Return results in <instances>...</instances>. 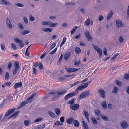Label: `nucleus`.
Returning a JSON list of instances; mask_svg holds the SVG:
<instances>
[{
	"instance_id": "obj_4",
	"label": "nucleus",
	"mask_w": 129,
	"mask_h": 129,
	"mask_svg": "<svg viewBox=\"0 0 129 129\" xmlns=\"http://www.w3.org/2000/svg\"><path fill=\"white\" fill-rule=\"evenodd\" d=\"M15 110V108H13L9 109V110L7 111L5 114V117L1 120V121L2 122L3 120L5 118V117L7 116L10 114H11L14 112Z\"/></svg>"
},
{
	"instance_id": "obj_18",
	"label": "nucleus",
	"mask_w": 129,
	"mask_h": 129,
	"mask_svg": "<svg viewBox=\"0 0 129 129\" xmlns=\"http://www.w3.org/2000/svg\"><path fill=\"white\" fill-rule=\"evenodd\" d=\"M42 30L46 32H51L52 29L51 28H43L42 29Z\"/></svg>"
},
{
	"instance_id": "obj_21",
	"label": "nucleus",
	"mask_w": 129,
	"mask_h": 129,
	"mask_svg": "<svg viewBox=\"0 0 129 129\" xmlns=\"http://www.w3.org/2000/svg\"><path fill=\"white\" fill-rule=\"evenodd\" d=\"M90 23V19L89 18H88L86 20L85 22V25L87 26H89V24Z\"/></svg>"
},
{
	"instance_id": "obj_56",
	"label": "nucleus",
	"mask_w": 129,
	"mask_h": 129,
	"mask_svg": "<svg viewBox=\"0 0 129 129\" xmlns=\"http://www.w3.org/2000/svg\"><path fill=\"white\" fill-rule=\"evenodd\" d=\"M19 69L14 68L13 71V74L14 75L15 74L17 73V70Z\"/></svg>"
},
{
	"instance_id": "obj_34",
	"label": "nucleus",
	"mask_w": 129,
	"mask_h": 129,
	"mask_svg": "<svg viewBox=\"0 0 129 129\" xmlns=\"http://www.w3.org/2000/svg\"><path fill=\"white\" fill-rule=\"evenodd\" d=\"M55 111L56 115L58 116L60 114V111L59 109L56 108L55 109Z\"/></svg>"
},
{
	"instance_id": "obj_62",
	"label": "nucleus",
	"mask_w": 129,
	"mask_h": 129,
	"mask_svg": "<svg viewBox=\"0 0 129 129\" xmlns=\"http://www.w3.org/2000/svg\"><path fill=\"white\" fill-rule=\"evenodd\" d=\"M75 4L74 3H73L72 2H70L66 3V5L69 6L73 5Z\"/></svg>"
},
{
	"instance_id": "obj_37",
	"label": "nucleus",
	"mask_w": 129,
	"mask_h": 129,
	"mask_svg": "<svg viewBox=\"0 0 129 129\" xmlns=\"http://www.w3.org/2000/svg\"><path fill=\"white\" fill-rule=\"evenodd\" d=\"M101 117L105 121L108 120V118L106 116L102 115H101Z\"/></svg>"
},
{
	"instance_id": "obj_14",
	"label": "nucleus",
	"mask_w": 129,
	"mask_h": 129,
	"mask_svg": "<svg viewBox=\"0 0 129 129\" xmlns=\"http://www.w3.org/2000/svg\"><path fill=\"white\" fill-rule=\"evenodd\" d=\"M74 120V119L73 118L70 117L69 119H67L66 121L67 123L69 124H71L72 123Z\"/></svg>"
},
{
	"instance_id": "obj_5",
	"label": "nucleus",
	"mask_w": 129,
	"mask_h": 129,
	"mask_svg": "<svg viewBox=\"0 0 129 129\" xmlns=\"http://www.w3.org/2000/svg\"><path fill=\"white\" fill-rule=\"evenodd\" d=\"M76 95H77V93L76 92H72L69 93L65 96V100Z\"/></svg>"
},
{
	"instance_id": "obj_61",
	"label": "nucleus",
	"mask_w": 129,
	"mask_h": 129,
	"mask_svg": "<svg viewBox=\"0 0 129 129\" xmlns=\"http://www.w3.org/2000/svg\"><path fill=\"white\" fill-rule=\"evenodd\" d=\"M1 50L3 51L4 50L5 48V45L3 44H1Z\"/></svg>"
},
{
	"instance_id": "obj_39",
	"label": "nucleus",
	"mask_w": 129,
	"mask_h": 129,
	"mask_svg": "<svg viewBox=\"0 0 129 129\" xmlns=\"http://www.w3.org/2000/svg\"><path fill=\"white\" fill-rule=\"evenodd\" d=\"M58 25L57 23H52L50 21V24L49 27H54Z\"/></svg>"
},
{
	"instance_id": "obj_10",
	"label": "nucleus",
	"mask_w": 129,
	"mask_h": 129,
	"mask_svg": "<svg viewBox=\"0 0 129 129\" xmlns=\"http://www.w3.org/2000/svg\"><path fill=\"white\" fill-rule=\"evenodd\" d=\"M0 3L8 6H10L11 5V3L9 1L6 0H0Z\"/></svg>"
},
{
	"instance_id": "obj_27",
	"label": "nucleus",
	"mask_w": 129,
	"mask_h": 129,
	"mask_svg": "<svg viewBox=\"0 0 129 129\" xmlns=\"http://www.w3.org/2000/svg\"><path fill=\"white\" fill-rule=\"evenodd\" d=\"M82 124L84 129H89L88 125L84 121H82Z\"/></svg>"
},
{
	"instance_id": "obj_29",
	"label": "nucleus",
	"mask_w": 129,
	"mask_h": 129,
	"mask_svg": "<svg viewBox=\"0 0 129 129\" xmlns=\"http://www.w3.org/2000/svg\"><path fill=\"white\" fill-rule=\"evenodd\" d=\"M83 89L82 87L81 84L77 88L76 91L77 92L78 91H81Z\"/></svg>"
},
{
	"instance_id": "obj_45",
	"label": "nucleus",
	"mask_w": 129,
	"mask_h": 129,
	"mask_svg": "<svg viewBox=\"0 0 129 129\" xmlns=\"http://www.w3.org/2000/svg\"><path fill=\"white\" fill-rule=\"evenodd\" d=\"M119 40L120 42L122 43L124 40L123 37L122 36H120L119 38Z\"/></svg>"
},
{
	"instance_id": "obj_33",
	"label": "nucleus",
	"mask_w": 129,
	"mask_h": 129,
	"mask_svg": "<svg viewBox=\"0 0 129 129\" xmlns=\"http://www.w3.org/2000/svg\"><path fill=\"white\" fill-rule=\"evenodd\" d=\"M94 112L96 115L98 116L100 115V112L98 110H95Z\"/></svg>"
},
{
	"instance_id": "obj_35",
	"label": "nucleus",
	"mask_w": 129,
	"mask_h": 129,
	"mask_svg": "<svg viewBox=\"0 0 129 129\" xmlns=\"http://www.w3.org/2000/svg\"><path fill=\"white\" fill-rule=\"evenodd\" d=\"M10 77L9 73L8 72H6V73L5 79L6 80H7Z\"/></svg>"
},
{
	"instance_id": "obj_1",
	"label": "nucleus",
	"mask_w": 129,
	"mask_h": 129,
	"mask_svg": "<svg viewBox=\"0 0 129 129\" xmlns=\"http://www.w3.org/2000/svg\"><path fill=\"white\" fill-rule=\"evenodd\" d=\"M64 93V91L62 90L57 92V93H55L54 91L50 92L49 93L52 95V100L53 101H55L60 96L62 95Z\"/></svg>"
},
{
	"instance_id": "obj_53",
	"label": "nucleus",
	"mask_w": 129,
	"mask_h": 129,
	"mask_svg": "<svg viewBox=\"0 0 129 129\" xmlns=\"http://www.w3.org/2000/svg\"><path fill=\"white\" fill-rule=\"evenodd\" d=\"M11 46L13 49L14 50H16L17 49V47L13 43L12 44Z\"/></svg>"
},
{
	"instance_id": "obj_60",
	"label": "nucleus",
	"mask_w": 129,
	"mask_h": 129,
	"mask_svg": "<svg viewBox=\"0 0 129 129\" xmlns=\"http://www.w3.org/2000/svg\"><path fill=\"white\" fill-rule=\"evenodd\" d=\"M33 100V99H31L30 97L28 98L27 100V103H29L31 102Z\"/></svg>"
},
{
	"instance_id": "obj_20",
	"label": "nucleus",
	"mask_w": 129,
	"mask_h": 129,
	"mask_svg": "<svg viewBox=\"0 0 129 129\" xmlns=\"http://www.w3.org/2000/svg\"><path fill=\"white\" fill-rule=\"evenodd\" d=\"M74 126L76 127H78L79 126V123L77 120H74L73 122Z\"/></svg>"
},
{
	"instance_id": "obj_9",
	"label": "nucleus",
	"mask_w": 129,
	"mask_h": 129,
	"mask_svg": "<svg viewBox=\"0 0 129 129\" xmlns=\"http://www.w3.org/2000/svg\"><path fill=\"white\" fill-rule=\"evenodd\" d=\"M79 105L78 104H75L70 106V108L73 110H76L78 109Z\"/></svg>"
},
{
	"instance_id": "obj_46",
	"label": "nucleus",
	"mask_w": 129,
	"mask_h": 129,
	"mask_svg": "<svg viewBox=\"0 0 129 129\" xmlns=\"http://www.w3.org/2000/svg\"><path fill=\"white\" fill-rule=\"evenodd\" d=\"M91 119L93 122L94 124H96L97 123V121L93 117H92Z\"/></svg>"
},
{
	"instance_id": "obj_58",
	"label": "nucleus",
	"mask_w": 129,
	"mask_h": 129,
	"mask_svg": "<svg viewBox=\"0 0 129 129\" xmlns=\"http://www.w3.org/2000/svg\"><path fill=\"white\" fill-rule=\"evenodd\" d=\"M12 63L11 62H10L8 65V67L9 70H10L11 69V68L12 67Z\"/></svg>"
},
{
	"instance_id": "obj_40",
	"label": "nucleus",
	"mask_w": 129,
	"mask_h": 129,
	"mask_svg": "<svg viewBox=\"0 0 129 129\" xmlns=\"http://www.w3.org/2000/svg\"><path fill=\"white\" fill-rule=\"evenodd\" d=\"M15 6H16L19 7H23L24 5L22 4H21L19 3H17L15 4Z\"/></svg>"
},
{
	"instance_id": "obj_26",
	"label": "nucleus",
	"mask_w": 129,
	"mask_h": 129,
	"mask_svg": "<svg viewBox=\"0 0 129 129\" xmlns=\"http://www.w3.org/2000/svg\"><path fill=\"white\" fill-rule=\"evenodd\" d=\"M81 52V49L77 47L75 48V52L77 54H78L80 53Z\"/></svg>"
},
{
	"instance_id": "obj_47",
	"label": "nucleus",
	"mask_w": 129,
	"mask_h": 129,
	"mask_svg": "<svg viewBox=\"0 0 129 129\" xmlns=\"http://www.w3.org/2000/svg\"><path fill=\"white\" fill-rule=\"evenodd\" d=\"M39 67L41 69H43V64L42 62H40L39 64Z\"/></svg>"
},
{
	"instance_id": "obj_17",
	"label": "nucleus",
	"mask_w": 129,
	"mask_h": 129,
	"mask_svg": "<svg viewBox=\"0 0 129 129\" xmlns=\"http://www.w3.org/2000/svg\"><path fill=\"white\" fill-rule=\"evenodd\" d=\"M19 63L18 61H15L14 63V68L19 69Z\"/></svg>"
},
{
	"instance_id": "obj_48",
	"label": "nucleus",
	"mask_w": 129,
	"mask_h": 129,
	"mask_svg": "<svg viewBox=\"0 0 129 129\" xmlns=\"http://www.w3.org/2000/svg\"><path fill=\"white\" fill-rule=\"evenodd\" d=\"M63 123H61L59 122V121H56L54 123V125H62Z\"/></svg>"
},
{
	"instance_id": "obj_28",
	"label": "nucleus",
	"mask_w": 129,
	"mask_h": 129,
	"mask_svg": "<svg viewBox=\"0 0 129 129\" xmlns=\"http://www.w3.org/2000/svg\"><path fill=\"white\" fill-rule=\"evenodd\" d=\"M27 102H22L20 105L18 107V108H20L24 106H25V104H27Z\"/></svg>"
},
{
	"instance_id": "obj_52",
	"label": "nucleus",
	"mask_w": 129,
	"mask_h": 129,
	"mask_svg": "<svg viewBox=\"0 0 129 129\" xmlns=\"http://www.w3.org/2000/svg\"><path fill=\"white\" fill-rule=\"evenodd\" d=\"M83 112L85 117L88 116L89 114L87 111L84 110Z\"/></svg>"
},
{
	"instance_id": "obj_2",
	"label": "nucleus",
	"mask_w": 129,
	"mask_h": 129,
	"mask_svg": "<svg viewBox=\"0 0 129 129\" xmlns=\"http://www.w3.org/2000/svg\"><path fill=\"white\" fill-rule=\"evenodd\" d=\"M90 93L88 91H84L80 94L78 99L80 100L81 99L85 98Z\"/></svg>"
},
{
	"instance_id": "obj_55",
	"label": "nucleus",
	"mask_w": 129,
	"mask_h": 129,
	"mask_svg": "<svg viewBox=\"0 0 129 129\" xmlns=\"http://www.w3.org/2000/svg\"><path fill=\"white\" fill-rule=\"evenodd\" d=\"M29 123V120H25L24 121V123L25 125H28Z\"/></svg>"
},
{
	"instance_id": "obj_43",
	"label": "nucleus",
	"mask_w": 129,
	"mask_h": 129,
	"mask_svg": "<svg viewBox=\"0 0 129 129\" xmlns=\"http://www.w3.org/2000/svg\"><path fill=\"white\" fill-rule=\"evenodd\" d=\"M115 82L118 86H121L122 85L121 83L119 81L116 80L115 81Z\"/></svg>"
},
{
	"instance_id": "obj_11",
	"label": "nucleus",
	"mask_w": 129,
	"mask_h": 129,
	"mask_svg": "<svg viewBox=\"0 0 129 129\" xmlns=\"http://www.w3.org/2000/svg\"><path fill=\"white\" fill-rule=\"evenodd\" d=\"M88 41H91L92 40L91 37L88 31L85 32L84 33Z\"/></svg>"
},
{
	"instance_id": "obj_13",
	"label": "nucleus",
	"mask_w": 129,
	"mask_h": 129,
	"mask_svg": "<svg viewBox=\"0 0 129 129\" xmlns=\"http://www.w3.org/2000/svg\"><path fill=\"white\" fill-rule=\"evenodd\" d=\"M22 85V83L21 82L15 83L14 85V87L15 89L21 87Z\"/></svg>"
},
{
	"instance_id": "obj_15",
	"label": "nucleus",
	"mask_w": 129,
	"mask_h": 129,
	"mask_svg": "<svg viewBox=\"0 0 129 129\" xmlns=\"http://www.w3.org/2000/svg\"><path fill=\"white\" fill-rule=\"evenodd\" d=\"M7 25L9 28L11 29L12 28V25L9 20L8 19L6 21Z\"/></svg>"
},
{
	"instance_id": "obj_50",
	"label": "nucleus",
	"mask_w": 129,
	"mask_h": 129,
	"mask_svg": "<svg viewBox=\"0 0 129 129\" xmlns=\"http://www.w3.org/2000/svg\"><path fill=\"white\" fill-rule=\"evenodd\" d=\"M104 19V17L103 16L101 15H99V16L98 18V19L100 21H102Z\"/></svg>"
},
{
	"instance_id": "obj_64",
	"label": "nucleus",
	"mask_w": 129,
	"mask_h": 129,
	"mask_svg": "<svg viewBox=\"0 0 129 129\" xmlns=\"http://www.w3.org/2000/svg\"><path fill=\"white\" fill-rule=\"evenodd\" d=\"M64 117H62L60 119V120L61 122V123H62L64 122Z\"/></svg>"
},
{
	"instance_id": "obj_23",
	"label": "nucleus",
	"mask_w": 129,
	"mask_h": 129,
	"mask_svg": "<svg viewBox=\"0 0 129 129\" xmlns=\"http://www.w3.org/2000/svg\"><path fill=\"white\" fill-rule=\"evenodd\" d=\"M101 105L102 107L104 109H106L107 108V105L106 104V101L103 102Z\"/></svg>"
},
{
	"instance_id": "obj_41",
	"label": "nucleus",
	"mask_w": 129,
	"mask_h": 129,
	"mask_svg": "<svg viewBox=\"0 0 129 129\" xmlns=\"http://www.w3.org/2000/svg\"><path fill=\"white\" fill-rule=\"evenodd\" d=\"M29 19L30 21H33L35 20V18L34 17H33L32 15H30L29 16Z\"/></svg>"
},
{
	"instance_id": "obj_8",
	"label": "nucleus",
	"mask_w": 129,
	"mask_h": 129,
	"mask_svg": "<svg viewBox=\"0 0 129 129\" xmlns=\"http://www.w3.org/2000/svg\"><path fill=\"white\" fill-rule=\"evenodd\" d=\"M98 91L101 94V96L103 98H104L105 97V92L103 89H100L98 90Z\"/></svg>"
},
{
	"instance_id": "obj_16",
	"label": "nucleus",
	"mask_w": 129,
	"mask_h": 129,
	"mask_svg": "<svg viewBox=\"0 0 129 129\" xmlns=\"http://www.w3.org/2000/svg\"><path fill=\"white\" fill-rule=\"evenodd\" d=\"M19 111H17L15 113H14L13 114L11 115L9 118V119H10L13 117H14V118H15L18 115V114L19 113Z\"/></svg>"
},
{
	"instance_id": "obj_12",
	"label": "nucleus",
	"mask_w": 129,
	"mask_h": 129,
	"mask_svg": "<svg viewBox=\"0 0 129 129\" xmlns=\"http://www.w3.org/2000/svg\"><path fill=\"white\" fill-rule=\"evenodd\" d=\"M116 23L117 26L119 27L121 26L123 27V24H122L121 21L120 20L118 19L116 21Z\"/></svg>"
},
{
	"instance_id": "obj_42",
	"label": "nucleus",
	"mask_w": 129,
	"mask_h": 129,
	"mask_svg": "<svg viewBox=\"0 0 129 129\" xmlns=\"http://www.w3.org/2000/svg\"><path fill=\"white\" fill-rule=\"evenodd\" d=\"M77 28V26H74L73 27L71 31V35H72L75 32L76 29Z\"/></svg>"
},
{
	"instance_id": "obj_31",
	"label": "nucleus",
	"mask_w": 129,
	"mask_h": 129,
	"mask_svg": "<svg viewBox=\"0 0 129 129\" xmlns=\"http://www.w3.org/2000/svg\"><path fill=\"white\" fill-rule=\"evenodd\" d=\"M14 40L15 42L18 43H20L21 42H22V40H20L17 38H15Z\"/></svg>"
},
{
	"instance_id": "obj_19",
	"label": "nucleus",
	"mask_w": 129,
	"mask_h": 129,
	"mask_svg": "<svg viewBox=\"0 0 129 129\" xmlns=\"http://www.w3.org/2000/svg\"><path fill=\"white\" fill-rule=\"evenodd\" d=\"M50 23V21H43L41 23V25H49Z\"/></svg>"
},
{
	"instance_id": "obj_44",
	"label": "nucleus",
	"mask_w": 129,
	"mask_h": 129,
	"mask_svg": "<svg viewBox=\"0 0 129 129\" xmlns=\"http://www.w3.org/2000/svg\"><path fill=\"white\" fill-rule=\"evenodd\" d=\"M68 103L70 104L73 105H72L74 103V101L73 99H72L68 102Z\"/></svg>"
},
{
	"instance_id": "obj_24",
	"label": "nucleus",
	"mask_w": 129,
	"mask_h": 129,
	"mask_svg": "<svg viewBox=\"0 0 129 129\" xmlns=\"http://www.w3.org/2000/svg\"><path fill=\"white\" fill-rule=\"evenodd\" d=\"M113 13V12L110 11V13L108 14L107 17V19L108 20L112 17Z\"/></svg>"
},
{
	"instance_id": "obj_51",
	"label": "nucleus",
	"mask_w": 129,
	"mask_h": 129,
	"mask_svg": "<svg viewBox=\"0 0 129 129\" xmlns=\"http://www.w3.org/2000/svg\"><path fill=\"white\" fill-rule=\"evenodd\" d=\"M23 20L26 24H27L28 23V21L26 17H24L23 18Z\"/></svg>"
},
{
	"instance_id": "obj_63",
	"label": "nucleus",
	"mask_w": 129,
	"mask_h": 129,
	"mask_svg": "<svg viewBox=\"0 0 129 129\" xmlns=\"http://www.w3.org/2000/svg\"><path fill=\"white\" fill-rule=\"evenodd\" d=\"M42 119V118H38L35 120V122H39Z\"/></svg>"
},
{
	"instance_id": "obj_38",
	"label": "nucleus",
	"mask_w": 129,
	"mask_h": 129,
	"mask_svg": "<svg viewBox=\"0 0 129 129\" xmlns=\"http://www.w3.org/2000/svg\"><path fill=\"white\" fill-rule=\"evenodd\" d=\"M48 113L52 117H54L55 116V115L51 111H48Z\"/></svg>"
},
{
	"instance_id": "obj_6",
	"label": "nucleus",
	"mask_w": 129,
	"mask_h": 129,
	"mask_svg": "<svg viewBox=\"0 0 129 129\" xmlns=\"http://www.w3.org/2000/svg\"><path fill=\"white\" fill-rule=\"evenodd\" d=\"M65 69L68 72L71 73L77 71L79 69L70 68H65Z\"/></svg>"
},
{
	"instance_id": "obj_36",
	"label": "nucleus",
	"mask_w": 129,
	"mask_h": 129,
	"mask_svg": "<svg viewBox=\"0 0 129 129\" xmlns=\"http://www.w3.org/2000/svg\"><path fill=\"white\" fill-rule=\"evenodd\" d=\"M80 83V81H78L75 82V83H73L72 84H71L70 85V86L71 87H72L77 84H78Z\"/></svg>"
},
{
	"instance_id": "obj_25",
	"label": "nucleus",
	"mask_w": 129,
	"mask_h": 129,
	"mask_svg": "<svg viewBox=\"0 0 129 129\" xmlns=\"http://www.w3.org/2000/svg\"><path fill=\"white\" fill-rule=\"evenodd\" d=\"M30 31L28 30H23L21 33V34L23 35H24L29 33Z\"/></svg>"
},
{
	"instance_id": "obj_22",
	"label": "nucleus",
	"mask_w": 129,
	"mask_h": 129,
	"mask_svg": "<svg viewBox=\"0 0 129 129\" xmlns=\"http://www.w3.org/2000/svg\"><path fill=\"white\" fill-rule=\"evenodd\" d=\"M71 54L70 52L66 53L65 54V60L67 59Z\"/></svg>"
},
{
	"instance_id": "obj_7",
	"label": "nucleus",
	"mask_w": 129,
	"mask_h": 129,
	"mask_svg": "<svg viewBox=\"0 0 129 129\" xmlns=\"http://www.w3.org/2000/svg\"><path fill=\"white\" fill-rule=\"evenodd\" d=\"M120 125L124 129L126 128L128 126L127 123L124 121H122Z\"/></svg>"
},
{
	"instance_id": "obj_54",
	"label": "nucleus",
	"mask_w": 129,
	"mask_h": 129,
	"mask_svg": "<svg viewBox=\"0 0 129 129\" xmlns=\"http://www.w3.org/2000/svg\"><path fill=\"white\" fill-rule=\"evenodd\" d=\"M124 78L127 80L129 79V74H125L124 75Z\"/></svg>"
},
{
	"instance_id": "obj_49",
	"label": "nucleus",
	"mask_w": 129,
	"mask_h": 129,
	"mask_svg": "<svg viewBox=\"0 0 129 129\" xmlns=\"http://www.w3.org/2000/svg\"><path fill=\"white\" fill-rule=\"evenodd\" d=\"M18 25L20 29H23L24 27L23 25L21 23L18 24Z\"/></svg>"
},
{
	"instance_id": "obj_57",
	"label": "nucleus",
	"mask_w": 129,
	"mask_h": 129,
	"mask_svg": "<svg viewBox=\"0 0 129 129\" xmlns=\"http://www.w3.org/2000/svg\"><path fill=\"white\" fill-rule=\"evenodd\" d=\"M103 53L105 55H108L107 53V50L106 48H105L104 49Z\"/></svg>"
},
{
	"instance_id": "obj_32",
	"label": "nucleus",
	"mask_w": 129,
	"mask_h": 129,
	"mask_svg": "<svg viewBox=\"0 0 129 129\" xmlns=\"http://www.w3.org/2000/svg\"><path fill=\"white\" fill-rule=\"evenodd\" d=\"M83 89L86 88L88 85V83H87L81 84Z\"/></svg>"
},
{
	"instance_id": "obj_59",
	"label": "nucleus",
	"mask_w": 129,
	"mask_h": 129,
	"mask_svg": "<svg viewBox=\"0 0 129 129\" xmlns=\"http://www.w3.org/2000/svg\"><path fill=\"white\" fill-rule=\"evenodd\" d=\"M19 44H20L19 45V46L20 47L22 48L24 46V44L22 42H21Z\"/></svg>"
},
{
	"instance_id": "obj_3",
	"label": "nucleus",
	"mask_w": 129,
	"mask_h": 129,
	"mask_svg": "<svg viewBox=\"0 0 129 129\" xmlns=\"http://www.w3.org/2000/svg\"><path fill=\"white\" fill-rule=\"evenodd\" d=\"M92 45L94 49L97 51L99 54V56L100 58L102 56V50L101 49L99 48L96 45L92 44Z\"/></svg>"
},
{
	"instance_id": "obj_30",
	"label": "nucleus",
	"mask_w": 129,
	"mask_h": 129,
	"mask_svg": "<svg viewBox=\"0 0 129 129\" xmlns=\"http://www.w3.org/2000/svg\"><path fill=\"white\" fill-rule=\"evenodd\" d=\"M118 90V88L116 87L115 86L113 88V90L112 91V92L114 93H116Z\"/></svg>"
}]
</instances>
